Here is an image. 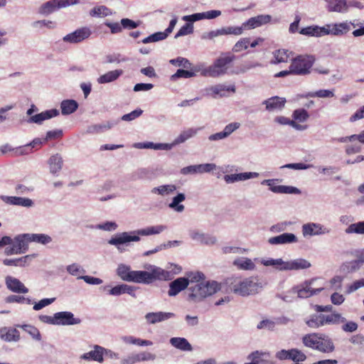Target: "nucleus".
I'll list each match as a JSON object with an SVG mask.
<instances>
[{"label":"nucleus","mask_w":364,"mask_h":364,"mask_svg":"<svg viewBox=\"0 0 364 364\" xmlns=\"http://www.w3.org/2000/svg\"><path fill=\"white\" fill-rule=\"evenodd\" d=\"M226 291L235 294L247 296L259 293L262 289V283L257 277L243 278L242 277H228L225 281Z\"/></svg>","instance_id":"nucleus-1"},{"label":"nucleus","mask_w":364,"mask_h":364,"mask_svg":"<svg viewBox=\"0 0 364 364\" xmlns=\"http://www.w3.org/2000/svg\"><path fill=\"white\" fill-rule=\"evenodd\" d=\"M303 345L310 349L322 353H331L335 350L333 340L327 335L320 333H311L301 338Z\"/></svg>","instance_id":"nucleus-2"},{"label":"nucleus","mask_w":364,"mask_h":364,"mask_svg":"<svg viewBox=\"0 0 364 364\" xmlns=\"http://www.w3.org/2000/svg\"><path fill=\"white\" fill-rule=\"evenodd\" d=\"M220 289V286L217 282H208L205 284L200 282L189 288L191 292L188 294V298L194 302H198Z\"/></svg>","instance_id":"nucleus-3"},{"label":"nucleus","mask_w":364,"mask_h":364,"mask_svg":"<svg viewBox=\"0 0 364 364\" xmlns=\"http://www.w3.org/2000/svg\"><path fill=\"white\" fill-rule=\"evenodd\" d=\"M235 59V55L230 53L221 54V55L215 60L214 63L206 70L208 75L215 77L225 74Z\"/></svg>","instance_id":"nucleus-4"},{"label":"nucleus","mask_w":364,"mask_h":364,"mask_svg":"<svg viewBox=\"0 0 364 364\" xmlns=\"http://www.w3.org/2000/svg\"><path fill=\"white\" fill-rule=\"evenodd\" d=\"M315 58L310 55H299L291 60L290 67L294 75H306L311 73Z\"/></svg>","instance_id":"nucleus-5"},{"label":"nucleus","mask_w":364,"mask_h":364,"mask_svg":"<svg viewBox=\"0 0 364 364\" xmlns=\"http://www.w3.org/2000/svg\"><path fill=\"white\" fill-rule=\"evenodd\" d=\"M345 318L339 314H313L306 321V324L311 328H318L323 326L344 321Z\"/></svg>","instance_id":"nucleus-6"},{"label":"nucleus","mask_w":364,"mask_h":364,"mask_svg":"<svg viewBox=\"0 0 364 364\" xmlns=\"http://www.w3.org/2000/svg\"><path fill=\"white\" fill-rule=\"evenodd\" d=\"M276 358L280 360H291L293 364H303L307 358L306 354L299 348L279 350L276 353Z\"/></svg>","instance_id":"nucleus-7"},{"label":"nucleus","mask_w":364,"mask_h":364,"mask_svg":"<svg viewBox=\"0 0 364 364\" xmlns=\"http://www.w3.org/2000/svg\"><path fill=\"white\" fill-rule=\"evenodd\" d=\"M77 0H50L42 4L38 9V13L42 15H49L55 10L75 4Z\"/></svg>","instance_id":"nucleus-8"},{"label":"nucleus","mask_w":364,"mask_h":364,"mask_svg":"<svg viewBox=\"0 0 364 364\" xmlns=\"http://www.w3.org/2000/svg\"><path fill=\"white\" fill-rule=\"evenodd\" d=\"M315 279L306 281L303 284L292 288V291L296 293L299 298H309L314 294H318L323 289V287H315L313 286Z\"/></svg>","instance_id":"nucleus-9"},{"label":"nucleus","mask_w":364,"mask_h":364,"mask_svg":"<svg viewBox=\"0 0 364 364\" xmlns=\"http://www.w3.org/2000/svg\"><path fill=\"white\" fill-rule=\"evenodd\" d=\"M92 34L88 27H82L63 37V41L70 43H78L87 39Z\"/></svg>","instance_id":"nucleus-10"},{"label":"nucleus","mask_w":364,"mask_h":364,"mask_svg":"<svg viewBox=\"0 0 364 364\" xmlns=\"http://www.w3.org/2000/svg\"><path fill=\"white\" fill-rule=\"evenodd\" d=\"M322 30L323 36L333 35L338 36L347 33L350 30V26L348 22L327 24L322 27Z\"/></svg>","instance_id":"nucleus-11"},{"label":"nucleus","mask_w":364,"mask_h":364,"mask_svg":"<svg viewBox=\"0 0 364 364\" xmlns=\"http://www.w3.org/2000/svg\"><path fill=\"white\" fill-rule=\"evenodd\" d=\"M247 359L251 361L245 364H275V362L271 359L269 352L256 350L251 353Z\"/></svg>","instance_id":"nucleus-12"},{"label":"nucleus","mask_w":364,"mask_h":364,"mask_svg":"<svg viewBox=\"0 0 364 364\" xmlns=\"http://www.w3.org/2000/svg\"><path fill=\"white\" fill-rule=\"evenodd\" d=\"M55 318L57 325H74L78 324L81 320L78 318H75L73 313L69 311H61L55 314Z\"/></svg>","instance_id":"nucleus-13"},{"label":"nucleus","mask_w":364,"mask_h":364,"mask_svg":"<svg viewBox=\"0 0 364 364\" xmlns=\"http://www.w3.org/2000/svg\"><path fill=\"white\" fill-rule=\"evenodd\" d=\"M262 184L267 185L268 186H269V189L272 192L277 193H300V191L296 187L287 186H276L274 184V180L273 179L264 180L262 182Z\"/></svg>","instance_id":"nucleus-14"},{"label":"nucleus","mask_w":364,"mask_h":364,"mask_svg":"<svg viewBox=\"0 0 364 364\" xmlns=\"http://www.w3.org/2000/svg\"><path fill=\"white\" fill-rule=\"evenodd\" d=\"M271 20L272 16L270 15L262 14L249 18L247 21L244 22V25L246 26V28L252 29L267 24L269 23Z\"/></svg>","instance_id":"nucleus-15"},{"label":"nucleus","mask_w":364,"mask_h":364,"mask_svg":"<svg viewBox=\"0 0 364 364\" xmlns=\"http://www.w3.org/2000/svg\"><path fill=\"white\" fill-rule=\"evenodd\" d=\"M189 284L188 279L180 277L171 282L169 284L168 295L173 296L177 295L180 291L187 288Z\"/></svg>","instance_id":"nucleus-16"},{"label":"nucleus","mask_w":364,"mask_h":364,"mask_svg":"<svg viewBox=\"0 0 364 364\" xmlns=\"http://www.w3.org/2000/svg\"><path fill=\"white\" fill-rule=\"evenodd\" d=\"M6 284L7 288L16 293H27L28 291L24 284L18 279L8 276L6 278Z\"/></svg>","instance_id":"nucleus-17"},{"label":"nucleus","mask_w":364,"mask_h":364,"mask_svg":"<svg viewBox=\"0 0 364 364\" xmlns=\"http://www.w3.org/2000/svg\"><path fill=\"white\" fill-rule=\"evenodd\" d=\"M151 275L146 271H132L128 279L136 283L149 284L151 283Z\"/></svg>","instance_id":"nucleus-18"},{"label":"nucleus","mask_w":364,"mask_h":364,"mask_svg":"<svg viewBox=\"0 0 364 364\" xmlns=\"http://www.w3.org/2000/svg\"><path fill=\"white\" fill-rule=\"evenodd\" d=\"M328 5L327 9L330 12L346 13L348 11V5L346 0H326Z\"/></svg>","instance_id":"nucleus-19"},{"label":"nucleus","mask_w":364,"mask_h":364,"mask_svg":"<svg viewBox=\"0 0 364 364\" xmlns=\"http://www.w3.org/2000/svg\"><path fill=\"white\" fill-rule=\"evenodd\" d=\"M104 348L100 346H95L94 350L84 353L81 355V358L85 360H94L98 363H102Z\"/></svg>","instance_id":"nucleus-20"},{"label":"nucleus","mask_w":364,"mask_h":364,"mask_svg":"<svg viewBox=\"0 0 364 364\" xmlns=\"http://www.w3.org/2000/svg\"><path fill=\"white\" fill-rule=\"evenodd\" d=\"M311 267V263L304 259H297L291 262H287L284 267H280L279 270H292L307 269Z\"/></svg>","instance_id":"nucleus-21"},{"label":"nucleus","mask_w":364,"mask_h":364,"mask_svg":"<svg viewBox=\"0 0 364 364\" xmlns=\"http://www.w3.org/2000/svg\"><path fill=\"white\" fill-rule=\"evenodd\" d=\"M0 337L7 342L18 341L20 339V333L16 328L4 327L0 328Z\"/></svg>","instance_id":"nucleus-22"},{"label":"nucleus","mask_w":364,"mask_h":364,"mask_svg":"<svg viewBox=\"0 0 364 364\" xmlns=\"http://www.w3.org/2000/svg\"><path fill=\"white\" fill-rule=\"evenodd\" d=\"M285 103V98L279 97L278 96L272 97L263 102V104L266 105V109L268 111L282 109L284 107Z\"/></svg>","instance_id":"nucleus-23"},{"label":"nucleus","mask_w":364,"mask_h":364,"mask_svg":"<svg viewBox=\"0 0 364 364\" xmlns=\"http://www.w3.org/2000/svg\"><path fill=\"white\" fill-rule=\"evenodd\" d=\"M59 114V112L56 109H52L49 110H46L45 112H42L39 114H37L36 115L31 116L30 118V122L36 123V124H41L44 120L49 119L52 117H56Z\"/></svg>","instance_id":"nucleus-24"},{"label":"nucleus","mask_w":364,"mask_h":364,"mask_svg":"<svg viewBox=\"0 0 364 364\" xmlns=\"http://www.w3.org/2000/svg\"><path fill=\"white\" fill-rule=\"evenodd\" d=\"M296 241V237L293 233L288 232H285L269 239V242L272 245L291 243Z\"/></svg>","instance_id":"nucleus-25"},{"label":"nucleus","mask_w":364,"mask_h":364,"mask_svg":"<svg viewBox=\"0 0 364 364\" xmlns=\"http://www.w3.org/2000/svg\"><path fill=\"white\" fill-rule=\"evenodd\" d=\"M291 53V52L286 49L276 50L272 53L273 59L271 60L270 63L276 65L282 63H287Z\"/></svg>","instance_id":"nucleus-26"},{"label":"nucleus","mask_w":364,"mask_h":364,"mask_svg":"<svg viewBox=\"0 0 364 364\" xmlns=\"http://www.w3.org/2000/svg\"><path fill=\"white\" fill-rule=\"evenodd\" d=\"M302 232L304 236L316 235L324 233L323 227L320 224L307 223L303 225Z\"/></svg>","instance_id":"nucleus-27"},{"label":"nucleus","mask_w":364,"mask_h":364,"mask_svg":"<svg viewBox=\"0 0 364 364\" xmlns=\"http://www.w3.org/2000/svg\"><path fill=\"white\" fill-rule=\"evenodd\" d=\"M170 343L177 349L183 351L192 350V346L187 339L181 337H173L170 339Z\"/></svg>","instance_id":"nucleus-28"},{"label":"nucleus","mask_w":364,"mask_h":364,"mask_svg":"<svg viewBox=\"0 0 364 364\" xmlns=\"http://www.w3.org/2000/svg\"><path fill=\"white\" fill-rule=\"evenodd\" d=\"M174 316L173 313H164V312H156V313H149L146 315V319L151 323H156L166 319H168Z\"/></svg>","instance_id":"nucleus-29"},{"label":"nucleus","mask_w":364,"mask_h":364,"mask_svg":"<svg viewBox=\"0 0 364 364\" xmlns=\"http://www.w3.org/2000/svg\"><path fill=\"white\" fill-rule=\"evenodd\" d=\"M78 107L77 102L74 100H65L60 104L61 112L63 115L73 113Z\"/></svg>","instance_id":"nucleus-30"},{"label":"nucleus","mask_w":364,"mask_h":364,"mask_svg":"<svg viewBox=\"0 0 364 364\" xmlns=\"http://www.w3.org/2000/svg\"><path fill=\"white\" fill-rule=\"evenodd\" d=\"M122 73L123 72L122 70L109 71L107 73L101 75L97 79V82L100 84L111 82L117 80L122 74Z\"/></svg>","instance_id":"nucleus-31"},{"label":"nucleus","mask_w":364,"mask_h":364,"mask_svg":"<svg viewBox=\"0 0 364 364\" xmlns=\"http://www.w3.org/2000/svg\"><path fill=\"white\" fill-rule=\"evenodd\" d=\"M139 237L137 235L131 236L127 232H123L122 235H118L114 238H112L109 241L110 244L112 245H121L132 241H139Z\"/></svg>","instance_id":"nucleus-32"},{"label":"nucleus","mask_w":364,"mask_h":364,"mask_svg":"<svg viewBox=\"0 0 364 364\" xmlns=\"http://www.w3.org/2000/svg\"><path fill=\"white\" fill-rule=\"evenodd\" d=\"M26 234L18 235L15 237L14 243L16 245V247L21 253H24L28 249V242L30 240L28 237H25Z\"/></svg>","instance_id":"nucleus-33"},{"label":"nucleus","mask_w":364,"mask_h":364,"mask_svg":"<svg viewBox=\"0 0 364 364\" xmlns=\"http://www.w3.org/2000/svg\"><path fill=\"white\" fill-rule=\"evenodd\" d=\"M6 203L12 205H20L23 207H31L33 205L32 200L26 198H21L16 196L6 197Z\"/></svg>","instance_id":"nucleus-34"},{"label":"nucleus","mask_w":364,"mask_h":364,"mask_svg":"<svg viewBox=\"0 0 364 364\" xmlns=\"http://www.w3.org/2000/svg\"><path fill=\"white\" fill-rule=\"evenodd\" d=\"M48 163L50 172L53 173L58 172L62 168L63 160L58 154L50 156Z\"/></svg>","instance_id":"nucleus-35"},{"label":"nucleus","mask_w":364,"mask_h":364,"mask_svg":"<svg viewBox=\"0 0 364 364\" xmlns=\"http://www.w3.org/2000/svg\"><path fill=\"white\" fill-rule=\"evenodd\" d=\"M233 264L239 269L244 270H253L255 268V263L249 258H239L234 261Z\"/></svg>","instance_id":"nucleus-36"},{"label":"nucleus","mask_w":364,"mask_h":364,"mask_svg":"<svg viewBox=\"0 0 364 364\" xmlns=\"http://www.w3.org/2000/svg\"><path fill=\"white\" fill-rule=\"evenodd\" d=\"M25 237H28L30 242H35L43 245H46L52 241L51 237L45 234H26Z\"/></svg>","instance_id":"nucleus-37"},{"label":"nucleus","mask_w":364,"mask_h":364,"mask_svg":"<svg viewBox=\"0 0 364 364\" xmlns=\"http://www.w3.org/2000/svg\"><path fill=\"white\" fill-rule=\"evenodd\" d=\"M299 33L305 36L317 37L323 36L322 27H319L318 26L303 28L299 31Z\"/></svg>","instance_id":"nucleus-38"},{"label":"nucleus","mask_w":364,"mask_h":364,"mask_svg":"<svg viewBox=\"0 0 364 364\" xmlns=\"http://www.w3.org/2000/svg\"><path fill=\"white\" fill-rule=\"evenodd\" d=\"M166 229V227L164 225H157V226H151L148 227L144 229H141L138 230V234L141 235H150L159 234Z\"/></svg>","instance_id":"nucleus-39"},{"label":"nucleus","mask_w":364,"mask_h":364,"mask_svg":"<svg viewBox=\"0 0 364 364\" xmlns=\"http://www.w3.org/2000/svg\"><path fill=\"white\" fill-rule=\"evenodd\" d=\"M185 199L186 197L183 193H178L173 198L172 202L169 204V207L177 212H182L184 210V205H180L179 203L183 202Z\"/></svg>","instance_id":"nucleus-40"},{"label":"nucleus","mask_w":364,"mask_h":364,"mask_svg":"<svg viewBox=\"0 0 364 364\" xmlns=\"http://www.w3.org/2000/svg\"><path fill=\"white\" fill-rule=\"evenodd\" d=\"M223 35H235L240 36L243 33V31L246 29L244 23L241 26H228L221 28Z\"/></svg>","instance_id":"nucleus-41"},{"label":"nucleus","mask_w":364,"mask_h":364,"mask_svg":"<svg viewBox=\"0 0 364 364\" xmlns=\"http://www.w3.org/2000/svg\"><path fill=\"white\" fill-rule=\"evenodd\" d=\"M28 259L29 255H26L16 259H5L3 263L6 266L23 267L26 264Z\"/></svg>","instance_id":"nucleus-42"},{"label":"nucleus","mask_w":364,"mask_h":364,"mask_svg":"<svg viewBox=\"0 0 364 364\" xmlns=\"http://www.w3.org/2000/svg\"><path fill=\"white\" fill-rule=\"evenodd\" d=\"M109 14L111 11L105 6H95L90 11V15L92 16H107Z\"/></svg>","instance_id":"nucleus-43"},{"label":"nucleus","mask_w":364,"mask_h":364,"mask_svg":"<svg viewBox=\"0 0 364 364\" xmlns=\"http://www.w3.org/2000/svg\"><path fill=\"white\" fill-rule=\"evenodd\" d=\"M348 234L356 233L364 234V221L353 223L350 225L346 230Z\"/></svg>","instance_id":"nucleus-44"},{"label":"nucleus","mask_w":364,"mask_h":364,"mask_svg":"<svg viewBox=\"0 0 364 364\" xmlns=\"http://www.w3.org/2000/svg\"><path fill=\"white\" fill-rule=\"evenodd\" d=\"M176 189V187L174 185H164L154 188L152 190V193H157L158 194L164 196L173 193Z\"/></svg>","instance_id":"nucleus-45"},{"label":"nucleus","mask_w":364,"mask_h":364,"mask_svg":"<svg viewBox=\"0 0 364 364\" xmlns=\"http://www.w3.org/2000/svg\"><path fill=\"white\" fill-rule=\"evenodd\" d=\"M250 45V38H242L239 40L233 46L232 51L235 53H240L246 50Z\"/></svg>","instance_id":"nucleus-46"},{"label":"nucleus","mask_w":364,"mask_h":364,"mask_svg":"<svg viewBox=\"0 0 364 364\" xmlns=\"http://www.w3.org/2000/svg\"><path fill=\"white\" fill-rule=\"evenodd\" d=\"M25 331L28 333L34 339L40 341L41 339V333L37 328L31 325H23L20 326Z\"/></svg>","instance_id":"nucleus-47"},{"label":"nucleus","mask_w":364,"mask_h":364,"mask_svg":"<svg viewBox=\"0 0 364 364\" xmlns=\"http://www.w3.org/2000/svg\"><path fill=\"white\" fill-rule=\"evenodd\" d=\"M152 274L151 277V282L155 279H166L169 273L167 271L161 269L160 268H156L152 270L151 272H149Z\"/></svg>","instance_id":"nucleus-48"},{"label":"nucleus","mask_w":364,"mask_h":364,"mask_svg":"<svg viewBox=\"0 0 364 364\" xmlns=\"http://www.w3.org/2000/svg\"><path fill=\"white\" fill-rule=\"evenodd\" d=\"M42 144H43L42 140L39 138H36V139H34L31 143L23 146L21 148V150L28 149V151H26V154H29L33 151V149H39Z\"/></svg>","instance_id":"nucleus-49"},{"label":"nucleus","mask_w":364,"mask_h":364,"mask_svg":"<svg viewBox=\"0 0 364 364\" xmlns=\"http://www.w3.org/2000/svg\"><path fill=\"white\" fill-rule=\"evenodd\" d=\"M213 92L215 94L220 95L221 96L223 95V92H235V85H230V86H225V85H216L212 89Z\"/></svg>","instance_id":"nucleus-50"},{"label":"nucleus","mask_w":364,"mask_h":364,"mask_svg":"<svg viewBox=\"0 0 364 364\" xmlns=\"http://www.w3.org/2000/svg\"><path fill=\"white\" fill-rule=\"evenodd\" d=\"M309 115L308 112L304 109H296L293 113L294 119L300 122H305L309 118Z\"/></svg>","instance_id":"nucleus-51"},{"label":"nucleus","mask_w":364,"mask_h":364,"mask_svg":"<svg viewBox=\"0 0 364 364\" xmlns=\"http://www.w3.org/2000/svg\"><path fill=\"white\" fill-rule=\"evenodd\" d=\"M193 32V26L191 23H187L183 25L175 35V38H177L180 36L191 34Z\"/></svg>","instance_id":"nucleus-52"},{"label":"nucleus","mask_w":364,"mask_h":364,"mask_svg":"<svg viewBox=\"0 0 364 364\" xmlns=\"http://www.w3.org/2000/svg\"><path fill=\"white\" fill-rule=\"evenodd\" d=\"M196 134V131L193 129H188L183 132L175 140L176 144H181L192 137Z\"/></svg>","instance_id":"nucleus-53"},{"label":"nucleus","mask_w":364,"mask_h":364,"mask_svg":"<svg viewBox=\"0 0 364 364\" xmlns=\"http://www.w3.org/2000/svg\"><path fill=\"white\" fill-rule=\"evenodd\" d=\"M195 75V73L193 71L186 70L183 69H178L175 74L171 76L172 80H176L177 78L183 77V78H190Z\"/></svg>","instance_id":"nucleus-54"},{"label":"nucleus","mask_w":364,"mask_h":364,"mask_svg":"<svg viewBox=\"0 0 364 364\" xmlns=\"http://www.w3.org/2000/svg\"><path fill=\"white\" fill-rule=\"evenodd\" d=\"M262 264L264 266H274L276 268L279 269L280 267H284L285 264V262H284L282 259H262Z\"/></svg>","instance_id":"nucleus-55"},{"label":"nucleus","mask_w":364,"mask_h":364,"mask_svg":"<svg viewBox=\"0 0 364 364\" xmlns=\"http://www.w3.org/2000/svg\"><path fill=\"white\" fill-rule=\"evenodd\" d=\"M126 288V284H120L117 285L111 289H109V287H104V290H108L109 294L118 296L122 294H124V289Z\"/></svg>","instance_id":"nucleus-56"},{"label":"nucleus","mask_w":364,"mask_h":364,"mask_svg":"<svg viewBox=\"0 0 364 364\" xmlns=\"http://www.w3.org/2000/svg\"><path fill=\"white\" fill-rule=\"evenodd\" d=\"M6 302L8 303H24L26 302L27 304H31V301L28 298H25L23 296H18V295H11L8 296L6 299Z\"/></svg>","instance_id":"nucleus-57"},{"label":"nucleus","mask_w":364,"mask_h":364,"mask_svg":"<svg viewBox=\"0 0 364 364\" xmlns=\"http://www.w3.org/2000/svg\"><path fill=\"white\" fill-rule=\"evenodd\" d=\"M310 96L320 98L333 97L334 96V93L333 91L328 90H319L310 94Z\"/></svg>","instance_id":"nucleus-58"},{"label":"nucleus","mask_w":364,"mask_h":364,"mask_svg":"<svg viewBox=\"0 0 364 364\" xmlns=\"http://www.w3.org/2000/svg\"><path fill=\"white\" fill-rule=\"evenodd\" d=\"M132 271L125 265H120L117 269L118 275L124 281L129 282L128 276L131 274Z\"/></svg>","instance_id":"nucleus-59"},{"label":"nucleus","mask_w":364,"mask_h":364,"mask_svg":"<svg viewBox=\"0 0 364 364\" xmlns=\"http://www.w3.org/2000/svg\"><path fill=\"white\" fill-rule=\"evenodd\" d=\"M189 280V283H194L199 284V282H203L205 279V276L202 272H191L188 274V278Z\"/></svg>","instance_id":"nucleus-60"},{"label":"nucleus","mask_w":364,"mask_h":364,"mask_svg":"<svg viewBox=\"0 0 364 364\" xmlns=\"http://www.w3.org/2000/svg\"><path fill=\"white\" fill-rule=\"evenodd\" d=\"M274 326H275V323L273 321L269 320V319H264V320H262V321H260L257 324V328L258 329L267 328L269 331H272L274 329Z\"/></svg>","instance_id":"nucleus-61"},{"label":"nucleus","mask_w":364,"mask_h":364,"mask_svg":"<svg viewBox=\"0 0 364 364\" xmlns=\"http://www.w3.org/2000/svg\"><path fill=\"white\" fill-rule=\"evenodd\" d=\"M142 112L143 111L141 109H135L129 114L123 115L122 119L124 121H132L139 117L142 114Z\"/></svg>","instance_id":"nucleus-62"},{"label":"nucleus","mask_w":364,"mask_h":364,"mask_svg":"<svg viewBox=\"0 0 364 364\" xmlns=\"http://www.w3.org/2000/svg\"><path fill=\"white\" fill-rule=\"evenodd\" d=\"M170 63L173 65H176L178 66H183L186 68H188L191 66L189 60L186 58L181 57H178L176 59H172L170 60Z\"/></svg>","instance_id":"nucleus-63"},{"label":"nucleus","mask_w":364,"mask_h":364,"mask_svg":"<svg viewBox=\"0 0 364 364\" xmlns=\"http://www.w3.org/2000/svg\"><path fill=\"white\" fill-rule=\"evenodd\" d=\"M62 136H63V132L60 129L49 131L47 132L46 136L44 139V141H47L51 140V139H59V138H61Z\"/></svg>","instance_id":"nucleus-64"}]
</instances>
